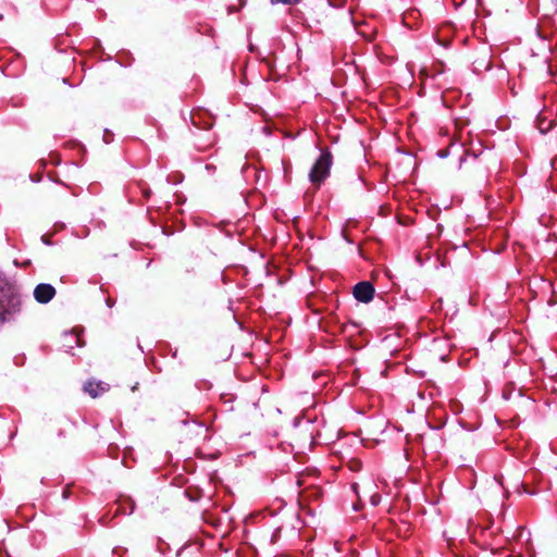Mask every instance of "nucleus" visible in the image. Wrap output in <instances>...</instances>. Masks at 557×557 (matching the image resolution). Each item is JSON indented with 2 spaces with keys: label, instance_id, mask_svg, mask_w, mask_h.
I'll return each mask as SVG.
<instances>
[{
  "label": "nucleus",
  "instance_id": "0eeeda50",
  "mask_svg": "<svg viewBox=\"0 0 557 557\" xmlns=\"http://www.w3.org/2000/svg\"><path fill=\"white\" fill-rule=\"evenodd\" d=\"M377 503H379V497L377 496H373L372 497V504L376 505Z\"/></svg>",
  "mask_w": 557,
  "mask_h": 557
},
{
  "label": "nucleus",
  "instance_id": "423d86ee",
  "mask_svg": "<svg viewBox=\"0 0 557 557\" xmlns=\"http://www.w3.org/2000/svg\"><path fill=\"white\" fill-rule=\"evenodd\" d=\"M272 4L276 3H284V4H294L297 3L299 0H270Z\"/></svg>",
  "mask_w": 557,
  "mask_h": 557
},
{
  "label": "nucleus",
  "instance_id": "39448f33",
  "mask_svg": "<svg viewBox=\"0 0 557 557\" xmlns=\"http://www.w3.org/2000/svg\"><path fill=\"white\" fill-rule=\"evenodd\" d=\"M109 388V385L103 382H95L89 381L84 385V391L88 393L92 398L98 397L99 395L107 392Z\"/></svg>",
  "mask_w": 557,
  "mask_h": 557
},
{
  "label": "nucleus",
  "instance_id": "7ed1b4c3",
  "mask_svg": "<svg viewBox=\"0 0 557 557\" xmlns=\"http://www.w3.org/2000/svg\"><path fill=\"white\" fill-rule=\"evenodd\" d=\"M354 296L361 302H369L373 299L374 287L370 282H360L354 287Z\"/></svg>",
  "mask_w": 557,
  "mask_h": 557
},
{
  "label": "nucleus",
  "instance_id": "20e7f679",
  "mask_svg": "<svg viewBox=\"0 0 557 557\" xmlns=\"http://www.w3.org/2000/svg\"><path fill=\"white\" fill-rule=\"evenodd\" d=\"M55 295V288L50 284H38L34 289V297L40 304L49 302Z\"/></svg>",
  "mask_w": 557,
  "mask_h": 557
},
{
  "label": "nucleus",
  "instance_id": "f03ea898",
  "mask_svg": "<svg viewBox=\"0 0 557 557\" xmlns=\"http://www.w3.org/2000/svg\"><path fill=\"white\" fill-rule=\"evenodd\" d=\"M332 165V156L330 152L325 151L321 153L319 159L313 164L310 173L309 180L312 184L320 185L329 175L330 169Z\"/></svg>",
  "mask_w": 557,
  "mask_h": 557
},
{
  "label": "nucleus",
  "instance_id": "f257e3e1",
  "mask_svg": "<svg viewBox=\"0 0 557 557\" xmlns=\"http://www.w3.org/2000/svg\"><path fill=\"white\" fill-rule=\"evenodd\" d=\"M21 309V297L5 282H0V323L10 320Z\"/></svg>",
  "mask_w": 557,
  "mask_h": 557
}]
</instances>
